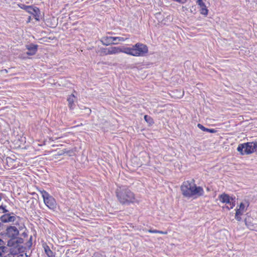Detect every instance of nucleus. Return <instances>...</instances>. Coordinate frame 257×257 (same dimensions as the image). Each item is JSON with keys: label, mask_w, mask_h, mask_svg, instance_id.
I'll return each mask as SVG.
<instances>
[{"label": "nucleus", "mask_w": 257, "mask_h": 257, "mask_svg": "<svg viewBox=\"0 0 257 257\" xmlns=\"http://www.w3.org/2000/svg\"><path fill=\"white\" fill-rule=\"evenodd\" d=\"M118 202L123 205H129L136 201L135 194L126 186L118 187L115 191Z\"/></svg>", "instance_id": "nucleus-1"}, {"label": "nucleus", "mask_w": 257, "mask_h": 257, "mask_svg": "<svg viewBox=\"0 0 257 257\" xmlns=\"http://www.w3.org/2000/svg\"><path fill=\"white\" fill-rule=\"evenodd\" d=\"M0 212H1V211H0Z\"/></svg>", "instance_id": "nucleus-40"}, {"label": "nucleus", "mask_w": 257, "mask_h": 257, "mask_svg": "<svg viewBox=\"0 0 257 257\" xmlns=\"http://www.w3.org/2000/svg\"><path fill=\"white\" fill-rule=\"evenodd\" d=\"M120 53V47H112L108 48L107 54L112 55L118 54Z\"/></svg>", "instance_id": "nucleus-18"}, {"label": "nucleus", "mask_w": 257, "mask_h": 257, "mask_svg": "<svg viewBox=\"0 0 257 257\" xmlns=\"http://www.w3.org/2000/svg\"><path fill=\"white\" fill-rule=\"evenodd\" d=\"M128 39V37L104 36L101 39L100 41L103 45L108 46L117 44L118 42H115L116 39H118V41L123 42Z\"/></svg>", "instance_id": "nucleus-7"}, {"label": "nucleus", "mask_w": 257, "mask_h": 257, "mask_svg": "<svg viewBox=\"0 0 257 257\" xmlns=\"http://www.w3.org/2000/svg\"><path fill=\"white\" fill-rule=\"evenodd\" d=\"M192 197L194 196H201L204 194V190L203 188L200 186H197L194 183L193 187V190H192Z\"/></svg>", "instance_id": "nucleus-13"}, {"label": "nucleus", "mask_w": 257, "mask_h": 257, "mask_svg": "<svg viewBox=\"0 0 257 257\" xmlns=\"http://www.w3.org/2000/svg\"><path fill=\"white\" fill-rule=\"evenodd\" d=\"M255 151H257V141H255Z\"/></svg>", "instance_id": "nucleus-35"}, {"label": "nucleus", "mask_w": 257, "mask_h": 257, "mask_svg": "<svg viewBox=\"0 0 257 257\" xmlns=\"http://www.w3.org/2000/svg\"><path fill=\"white\" fill-rule=\"evenodd\" d=\"M144 119L146 121L150 124H152L154 123L153 119L150 116L145 115L144 116Z\"/></svg>", "instance_id": "nucleus-22"}, {"label": "nucleus", "mask_w": 257, "mask_h": 257, "mask_svg": "<svg viewBox=\"0 0 257 257\" xmlns=\"http://www.w3.org/2000/svg\"><path fill=\"white\" fill-rule=\"evenodd\" d=\"M120 53H124L128 55L133 56V46L132 47H120Z\"/></svg>", "instance_id": "nucleus-17"}, {"label": "nucleus", "mask_w": 257, "mask_h": 257, "mask_svg": "<svg viewBox=\"0 0 257 257\" xmlns=\"http://www.w3.org/2000/svg\"><path fill=\"white\" fill-rule=\"evenodd\" d=\"M45 204L50 209L54 210L57 203L54 198L44 190H40Z\"/></svg>", "instance_id": "nucleus-4"}, {"label": "nucleus", "mask_w": 257, "mask_h": 257, "mask_svg": "<svg viewBox=\"0 0 257 257\" xmlns=\"http://www.w3.org/2000/svg\"><path fill=\"white\" fill-rule=\"evenodd\" d=\"M8 251V248L5 246H0V257L3 256V253H6Z\"/></svg>", "instance_id": "nucleus-23"}, {"label": "nucleus", "mask_w": 257, "mask_h": 257, "mask_svg": "<svg viewBox=\"0 0 257 257\" xmlns=\"http://www.w3.org/2000/svg\"><path fill=\"white\" fill-rule=\"evenodd\" d=\"M28 255L26 253H25V256L24 257H28Z\"/></svg>", "instance_id": "nucleus-36"}, {"label": "nucleus", "mask_w": 257, "mask_h": 257, "mask_svg": "<svg viewBox=\"0 0 257 257\" xmlns=\"http://www.w3.org/2000/svg\"><path fill=\"white\" fill-rule=\"evenodd\" d=\"M219 200L223 203H226L229 204V206L226 207L228 210L232 209L235 205L234 204L231 203V201L233 200L232 198H230L229 195L226 194H223L219 196Z\"/></svg>", "instance_id": "nucleus-9"}, {"label": "nucleus", "mask_w": 257, "mask_h": 257, "mask_svg": "<svg viewBox=\"0 0 257 257\" xmlns=\"http://www.w3.org/2000/svg\"><path fill=\"white\" fill-rule=\"evenodd\" d=\"M108 48H102L101 49V53L103 55H110V54H107Z\"/></svg>", "instance_id": "nucleus-26"}, {"label": "nucleus", "mask_w": 257, "mask_h": 257, "mask_svg": "<svg viewBox=\"0 0 257 257\" xmlns=\"http://www.w3.org/2000/svg\"><path fill=\"white\" fill-rule=\"evenodd\" d=\"M76 99L77 98L73 94L68 96L67 100L68 102V107L70 109L73 110L74 109L75 107L74 102L76 100Z\"/></svg>", "instance_id": "nucleus-15"}, {"label": "nucleus", "mask_w": 257, "mask_h": 257, "mask_svg": "<svg viewBox=\"0 0 257 257\" xmlns=\"http://www.w3.org/2000/svg\"><path fill=\"white\" fill-rule=\"evenodd\" d=\"M134 56H143L148 52V48L146 45L137 43L133 46Z\"/></svg>", "instance_id": "nucleus-5"}, {"label": "nucleus", "mask_w": 257, "mask_h": 257, "mask_svg": "<svg viewBox=\"0 0 257 257\" xmlns=\"http://www.w3.org/2000/svg\"><path fill=\"white\" fill-rule=\"evenodd\" d=\"M194 184V180H192L191 181H187L183 182V184L181 186V190L182 194L188 197H192V190H193V187Z\"/></svg>", "instance_id": "nucleus-6"}, {"label": "nucleus", "mask_w": 257, "mask_h": 257, "mask_svg": "<svg viewBox=\"0 0 257 257\" xmlns=\"http://www.w3.org/2000/svg\"><path fill=\"white\" fill-rule=\"evenodd\" d=\"M237 150L242 155L250 154L255 151V142L240 144L238 146Z\"/></svg>", "instance_id": "nucleus-3"}, {"label": "nucleus", "mask_w": 257, "mask_h": 257, "mask_svg": "<svg viewBox=\"0 0 257 257\" xmlns=\"http://www.w3.org/2000/svg\"><path fill=\"white\" fill-rule=\"evenodd\" d=\"M196 4L199 7L200 14L204 16H207L208 14V10L203 0H197Z\"/></svg>", "instance_id": "nucleus-10"}, {"label": "nucleus", "mask_w": 257, "mask_h": 257, "mask_svg": "<svg viewBox=\"0 0 257 257\" xmlns=\"http://www.w3.org/2000/svg\"><path fill=\"white\" fill-rule=\"evenodd\" d=\"M16 220V217L14 216H11L10 214L6 213L2 215L0 217V221L2 223H7L10 222H14Z\"/></svg>", "instance_id": "nucleus-14"}, {"label": "nucleus", "mask_w": 257, "mask_h": 257, "mask_svg": "<svg viewBox=\"0 0 257 257\" xmlns=\"http://www.w3.org/2000/svg\"><path fill=\"white\" fill-rule=\"evenodd\" d=\"M43 247L44 248L45 253L48 257H55L53 252L50 249L48 245L45 243L43 244Z\"/></svg>", "instance_id": "nucleus-20"}, {"label": "nucleus", "mask_w": 257, "mask_h": 257, "mask_svg": "<svg viewBox=\"0 0 257 257\" xmlns=\"http://www.w3.org/2000/svg\"><path fill=\"white\" fill-rule=\"evenodd\" d=\"M6 234L10 238L8 241V246H22L21 244L24 242V239L22 237H17L19 234V231L16 226L8 227Z\"/></svg>", "instance_id": "nucleus-2"}, {"label": "nucleus", "mask_w": 257, "mask_h": 257, "mask_svg": "<svg viewBox=\"0 0 257 257\" xmlns=\"http://www.w3.org/2000/svg\"><path fill=\"white\" fill-rule=\"evenodd\" d=\"M22 5V6H20L21 8H22V9H24L26 11L27 10V8L26 7H28L29 6H26L25 5Z\"/></svg>", "instance_id": "nucleus-32"}, {"label": "nucleus", "mask_w": 257, "mask_h": 257, "mask_svg": "<svg viewBox=\"0 0 257 257\" xmlns=\"http://www.w3.org/2000/svg\"><path fill=\"white\" fill-rule=\"evenodd\" d=\"M197 126L200 129H201L202 131H204V132H209L210 133H215L217 132V131L216 130L213 129V128H206V127H205L203 125H202L200 123H198L197 124Z\"/></svg>", "instance_id": "nucleus-21"}, {"label": "nucleus", "mask_w": 257, "mask_h": 257, "mask_svg": "<svg viewBox=\"0 0 257 257\" xmlns=\"http://www.w3.org/2000/svg\"><path fill=\"white\" fill-rule=\"evenodd\" d=\"M2 211L3 213H7L9 211L6 209V206H0V211Z\"/></svg>", "instance_id": "nucleus-27"}, {"label": "nucleus", "mask_w": 257, "mask_h": 257, "mask_svg": "<svg viewBox=\"0 0 257 257\" xmlns=\"http://www.w3.org/2000/svg\"><path fill=\"white\" fill-rule=\"evenodd\" d=\"M242 213V211L237 209L236 210V213H235V216H239V215H241Z\"/></svg>", "instance_id": "nucleus-29"}, {"label": "nucleus", "mask_w": 257, "mask_h": 257, "mask_svg": "<svg viewBox=\"0 0 257 257\" xmlns=\"http://www.w3.org/2000/svg\"><path fill=\"white\" fill-rule=\"evenodd\" d=\"M149 232H151V233H160V234H166L167 233V232L166 231H160V230H152V229H150L149 230Z\"/></svg>", "instance_id": "nucleus-24"}, {"label": "nucleus", "mask_w": 257, "mask_h": 257, "mask_svg": "<svg viewBox=\"0 0 257 257\" xmlns=\"http://www.w3.org/2000/svg\"><path fill=\"white\" fill-rule=\"evenodd\" d=\"M252 220L253 218L250 216H247L244 220L245 225L250 229H253V223L252 222Z\"/></svg>", "instance_id": "nucleus-19"}, {"label": "nucleus", "mask_w": 257, "mask_h": 257, "mask_svg": "<svg viewBox=\"0 0 257 257\" xmlns=\"http://www.w3.org/2000/svg\"><path fill=\"white\" fill-rule=\"evenodd\" d=\"M11 247L10 253L4 257H14L15 255L25 251L26 247L23 246H9Z\"/></svg>", "instance_id": "nucleus-8"}, {"label": "nucleus", "mask_w": 257, "mask_h": 257, "mask_svg": "<svg viewBox=\"0 0 257 257\" xmlns=\"http://www.w3.org/2000/svg\"><path fill=\"white\" fill-rule=\"evenodd\" d=\"M16 159H12L11 157H7L6 158L7 164L8 166V167L11 168V169L15 168L17 167L16 164Z\"/></svg>", "instance_id": "nucleus-16"}, {"label": "nucleus", "mask_w": 257, "mask_h": 257, "mask_svg": "<svg viewBox=\"0 0 257 257\" xmlns=\"http://www.w3.org/2000/svg\"><path fill=\"white\" fill-rule=\"evenodd\" d=\"M87 110L89 112H91V110L89 109V108H87Z\"/></svg>", "instance_id": "nucleus-37"}, {"label": "nucleus", "mask_w": 257, "mask_h": 257, "mask_svg": "<svg viewBox=\"0 0 257 257\" xmlns=\"http://www.w3.org/2000/svg\"><path fill=\"white\" fill-rule=\"evenodd\" d=\"M4 227V225L3 223H2V222H0V231L1 230L3 229Z\"/></svg>", "instance_id": "nucleus-33"}, {"label": "nucleus", "mask_w": 257, "mask_h": 257, "mask_svg": "<svg viewBox=\"0 0 257 257\" xmlns=\"http://www.w3.org/2000/svg\"><path fill=\"white\" fill-rule=\"evenodd\" d=\"M38 46L34 44H30L26 45V48L28 50L26 54L29 56L34 55L38 51Z\"/></svg>", "instance_id": "nucleus-11"}, {"label": "nucleus", "mask_w": 257, "mask_h": 257, "mask_svg": "<svg viewBox=\"0 0 257 257\" xmlns=\"http://www.w3.org/2000/svg\"><path fill=\"white\" fill-rule=\"evenodd\" d=\"M235 218L237 221H240L241 219V218L239 216H235Z\"/></svg>", "instance_id": "nucleus-34"}, {"label": "nucleus", "mask_w": 257, "mask_h": 257, "mask_svg": "<svg viewBox=\"0 0 257 257\" xmlns=\"http://www.w3.org/2000/svg\"><path fill=\"white\" fill-rule=\"evenodd\" d=\"M119 41H118V39H116V41H115V42H119Z\"/></svg>", "instance_id": "nucleus-39"}, {"label": "nucleus", "mask_w": 257, "mask_h": 257, "mask_svg": "<svg viewBox=\"0 0 257 257\" xmlns=\"http://www.w3.org/2000/svg\"><path fill=\"white\" fill-rule=\"evenodd\" d=\"M174 1L177 2L181 4H184L187 2V0H174Z\"/></svg>", "instance_id": "nucleus-31"}, {"label": "nucleus", "mask_w": 257, "mask_h": 257, "mask_svg": "<svg viewBox=\"0 0 257 257\" xmlns=\"http://www.w3.org/2000/svg\"><path fill=\"white\" fill-rule=\"evenodd\" d=\"M2 242H3V240H2L1 239H0V245L1 244V243H2Z\"/></svg>", "instance_id": "nucleus-38"}, {"label": "nucleus", "mask_w": 257, "mask_h": 257, "mask_svg": "<svg viewBox=\"0 0 257 257\" xmlns=\"http://www.w3.org/2000/svg\"><path fill=\"white\" fill-rule=\"evenodd\" d=\"M32 236H31L29 239V240L26 243V245L28 247V248L30 249L32 245Z\"/></svg>", "instance_id": "nucleus-25"}, {"label": "nucleus", "mask_w": 257, "mask_h": 257, "mask_svg": "<svg viewBox=\"0 0 257 257\" xmlns=\"http://www.w3.org/2000/svg\"><path fill=\"white\" fill-rule=\"evenodd\" d=\"M92 257H106V256L99 252H95Z\"/></svg>", "instance_id": "nucleus-28"}, {"label": "nucleus", "mask_w": 257, "mask_h": 257, "mask_svg": "<svg viewBox=\"0 0 257 257\" xmlns=\"http://www.w3.org/2000/svg\"><path fill=\"white\" fill-rule=\"evenodd\" d=\"M26 8H27L26 11L28 13L33 15L35 17V19L38 21L39 20V17L38 14V13H40L39 9L37 7L33 8L31 6H29L28 7Z\"/></svg>", "instance_id": "nucleus-12"}, {"label": "nucleus", "mask_w": 257, "mask_h": 257, "mask_svg": "<svg viewBox=\"0 0 257 257\" xmlns=\"http://www.w3.org/2000/svg\"><path fill=\"white\" fill-rule=\"evenodd\" d=\"M244 207H245L244 204L243 203H241L240 204L239 208L238 209L243 211L244 209Z\"/></svg>", "instance_id": "nucleus-30"}]
</instances>
